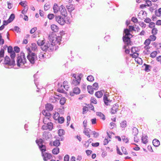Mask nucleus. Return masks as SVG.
Listing matches in <instances>:
<instances>
[{"label":"nucleus","instance_id":"1","mask_svg":"<svg viewBox=\"0 0 161 161\" xmlns=\"http://www.w3.org/2000/svg\"><path fill=\"white\" fill-rule=\"evenodd\" d=\"M48 37L49 42H52L55 46L58 47L61 43L62 36H57L55 34L52 33L49 35Z\"/></svg>","mask_w":161,"mask_h":161},{"label":"nucleus","instance_id":"2","mask_svg":"<svg viewBox=\"0 0 161 161\" xmlns=\"http://www.w3.org/2000/svg\"><path fill=\"white\" fill-rule=\"evenodd\" d=\"M26 62L25 55L24 53H20L18 55L17 58V64L18 66H20L24 65Z\"/></svg>","mask_w":161,"mask_h":161},{"label":"nucleus","instance_id":"3","mask_svg":"<svg viewBox=\"0 0 161 161\" xmlns=\"http://www.w3.org/2000/svg\"><path fill=\"white\" fill-rule=\"evenodd\" d=\"M27 51H28V54L27 58L31 64H34L35 60L37 59V56L35 53L31 52L30 48L28 49Z\"/></svg>","mask_w":161,"mask_h":161},{"label":"nucleus","instance_id":"4","mask_svg":"<svg viewBox=\"0 0 161 161\" xmlns=\"http://www.w3.org/2000/svg\"><path fill=\"white\" fill-rule=\"evenodd\" d=\"M80 75L75 74L73 75V76L75 79L73 80L71 83L72 86H76L80 84L81 80Z\"/></svg>","mask_w":161,"mask_h":161},{"label":"nucleus","instance_id":"5","mask_svg":"<svg viewBox=\"0 0 161 161\" xmlns=\"http://www.w3.org/2000/svg\"><path fill=\"white\" fill-rule=\"evenodd\" d=\"M14 58H11L10 60L9 57L6 56L5 57L4 62L5 64H8L10 65H15V62L14 60Z\"/></svg>","mask_w":161,"mask_h":161},{"label":"nucleus","instance_id":"6","mask_svg":"<svg viewBox=\"0 0 161 161\" xmlns=\"http://www.w3.org/2000/svg\"><path fill=\"white\" fill-rule=\"evenodd\" d=\"M66 17L64 16V18L62 17L61 16L58 15L55 17L56 21L60 25H64L66 23L65 19Z\"/></svg>","mask_w":161,"mask_h":161},{"label":"nucleus","instance_id":"7","mask_svg":"<svg viewBox=\"0 0 161 161\" xmlns=\"http://www.w3.org/2000/svg\"><path fill=\"white\" fill-rule=\"evenodd\" d=\"M42 156L44 161H47L52 158L51 154L48 153H42Z\"/></svg>","mask_w":161,"mask_h":161},{"label":"nucleus","instance_id":"8","mask_svg":"<svg viewBox=\"0 0 161 161\" xmlns=\"http://www.w3.org/2000/svg\"><path fill=\"white\" fill-rule=\"evenodd\" d=\"M8 52L10 54L11 58H14L15 56V53L14 51H13V47L11 46H9L8 48Z\"/></svg>","mask_w":161,"mask_h":161},{"label":"nucleus","instance_id":"9","mask_svg":"<svg viewBox=\"0 0 161 161\" xmlns=\"http://www.w3.org/2000/svg\"><path fill=\"white\" fill-rule=\"evenodd\" d=\"M61 14L63 16L66 17L67 15V12L66 10L63 5H61L59 8V10Z\"/></svg>","mask_w":161,"mask_h":161},{"label":"nucleus","instance_id":"10","mask_svg":"<svg viewBox=\"0 0 161 161\" xmlns=\"http://www.w3.org/2000/svg\"><path fill=\"white\" fill-rule=\"evenodd\" d=\"M80 92V90L78 87L74 88L73 90V92H70V94L71 96H74L75 94H79Z\"/></svg>","mask_w":161,"mask_h":161},{"label":"nucleus","instance_id":"11","mask_svg":"<svg viewBox=\"0 0 161 161\" xmlns=\"http://www.w3.org/2000/svg\"><path fill=\"white\" fill-rule=\"evenodd\" d=\"M48 50L52 51L54 50H56L58 48L57 47L55 46L52 42H48Z\"/></svg>","mask_w":161,"mask_h":161},{"label":"nucleus","instance_id":"12","mask_svg":"<svg viewBox=\"0 0 161 161\" xmlns=\"http://www.w3.org/2000/svg\"><path fill=\"white\" fill-rule=\"evenodd\" d=\"M118 104H114L111 109V113L112 114L116 113L118 110Z\"/></svg>","mask_w":161,"mask_h":161},{"label":"nucleus","instance_id":"13","mask_svg":"<svg viewBox=\"0 0 161 161\" xmlns=\"http://www.w3.org/2000/svg\"><path fill=\"white\" fill-rule=\"evenodd\" d=\"M154 47L157 50H161V43L154 42L152 43Z\"/></svg>","mask_w":161,"mask_h":161},{"label":"nucleus","instance_id":"14","mask_svg":"<svg viewBox=\"0 0 161 161\" xmlns=\"http://www.w3.org/2000/svg\"><path fill=\"white\" fill-rule=\"evenodd\" d=\"M123 41L127 45H128L130 43V38L129 36H124L123 37Z\"/></svg>","mask_w":161,"mask_h":161},{"label":"nucleus","instance_id":"15","mask_svg":"<svg viewBox=\"0 0 161 161\" xmlns=\"http://www.w3.org/2000/svg\"><path fill=\"white\" fill-rule=\"evenodd\" d=\"M81 159V156H78L76 158L75 156H72L70 158V161H80Z\"/></svg>","mask_w":161,"mask_h":161},{"label":"nucleus","instance_id":"16","mask_svg":"<svg viewBox=\"0 0 161 161\" xmlns=\"http://www.w3.org/2000/svg\"><path fill=\"white\" fill-rule=\"evenodd\" d=\"M103 100L105 104L106 105H109L111 102V101L105 95H104L103 96Z\"/></svg>","mask_w":161,"mask_h":161},{"label":"nucleus","instance_id":"17","mask_svg":"<svg viewBox=\"0 0 161 161\" xmlns=\"http://www.w3.org/2000/svg\"><path fill=\"white\" fill-rule=\"evenodd\" d=\"M151 47L149 46H145L144 47V48L145 50L144 51V53L145 54H148L150 53L151 51L150 49Z\"/></svg>","mask_w":161,"mask_h":161},{"label":"nucleus","instance_id":"18","mask_svg":"<svg viewBox=\"0 0 161 161\" xmlns=\"http://www.w3.org/2000/svg\"><path fill=\"white\" fill-rule=\"evenodd\" d=\"M91 130L90 129L88 128H84L83 130V133L88 138L90 137V131H91Z\"/></svg>","mask_w":161,"mask_h":161},{"label":"nucleus","instance_id":"19","mask_svg":"<svg viewBox=\"0 0 161 161\" xmlns=\"http://www.w3.org/2000/svg\"><path fill=\"white\" fill-rule=\"evenodd\" d=\"M51 28L52 30L54 32H56L58 31L59 28L58 26L55 24L51 25Z\"/></svg>","mask_w":161,"mask_h":161},{"label":"nucleus","instance_id":"20","mask_svg":"<svg viewBox=\"0 0 161 161\" xmlns=\"http://www.w3.org/2000/svg\"><path fill=\"white\" fill-rule=\"evenodd\" d=\"M42 114L45 116L44 117H51V114L47 110H43L42 112Z\"/></svg>","mask_w":161,"mask_h":161},{"label":"nucleus","instance_id":"21","mask_svg":"<svg viewBox=\"0 0 161 161\" xmlns=\"http://www.w3.org/2000/svg\"><path fill=\"white\" fill-rule=\"evenodd\" d=\"M45 108L47 111H51L53 109V106L50 103H47L45 105Z\"/></svg>","mask_w":161,"mask_h":161},{"label":"nucleus","instance_id":"22","mask_svg":"<svg viewBox=\"0 0 161 161\" xmlns=\"http://www.w3.org/2000/svg\"><path fill=\"white\" fill-rule=\"evenodd\" d=\"M59 8L56 3H55L53 7V12L54 13H57L59 10Z\"/></svg>","mask_w":161,"mask_h":161},{"label":"nucleus","instance_id":"23","mask_svg":"<svg viewBox=\"0 0 161 161\" xmlns=\"http://www.w3.org/2000/svg\"><path fill=\"white\" fill-rule=\"evenodd\" d=\"M66 8L70 12H72L75 9V7L72 4H69V5H67Z\"/></svg>","mask_w":161,"mask_h":161},{"label":"nucleus","instance_id":"24","mask_svg":"<svg viewBox=\"0 0 161 161\" xmlns=\"http://www.w3.org/2000/svg\"><path fill=\"white\" fill-rule=\"evenodd\" d=\"M153 144L155 147H157L159 145L160 142L158 140L155 139L153 140Z\"/></svg>","mask_w":161,"mask_h":161},{"label":"nucleus","instance_id":"25","mask_svg":"<svg viewBox=\"0 0 161 161\" xmlns=\"http://www.w3.org/2000/svg\"><path fill=\"white\" fill-rule=\"evenodd\" d=\"M60 145V142L59 140H56L54 141L53 143V145L54 146L58 147Z\"/></svg>","mask_w":161,"mask_h":161},{"label":"nucleus","instance_id":"26","mask_svg":"<svg viewBox=\"0 0 161 161\" xmlns=\"http://www.w3.org/2000/svg\"><path fill=\"white\" fill-rule=\"evenodd\" d=\"M43 136L46 140H47L50 137V134L49 132H45L43 134Z\"/></svg>","mask_w":161,"mask_h":161},{"label":"nucleus","instance_id":"27","mask_svg":"<svg viewBox=\"0 0 161 161\" xmlns=\"http://www.w3.org/2000/svg\"><path fill=\"white\" fill-rule=\"evenodd\" d=\"M59 152V148L57 147L53 148L52 150V153L53 154L57 155Z\"/></svg>","mask_w":161,"mask_h":161},{"label":"nucleus","instance_id":"28","mask_svg":"<svg viewBox=\"0 0 161 161\" xmlns=\"http://www.w3.org/2000/svg\"><path fill=\"white\" fill-rule=\"evenodd\" d=\"M22 6L24 7V8L28 9V7L27 5V3L26 1H21L19 3Z\"/></svg>","mask_w":161,"mask_h":161},{"label":"nucleus","instance_id":"29","mask_svg":"<svg viewBox=\"0 0 161 161\" xmlns=\"http://www.w3.org/2000/svg\"><path fill=\"white\" fill-rule=\"evenodd\" d=\"M88 92L90 94H93V88L92 86L88 85L87 87Z\"/></svg>","mask_w":161,"mask_h":161},{"label":"nucleus","instance_id":"30","mask_svg":"<svg viewBox=\"0 0 161 161\" xmlns=\"http://www.w3.org/2000/svg\"><path fill=\"white\" fill-rule=\"evenodd\" d=\"M155 14L156 16L157 17H161V8H159L158 10H155Z\"/></svg>","mask_w":161,"mask_h":161},{"label":"nucleus","instance_id":"31","mask_svg":"<svg viewBox=\"0 0 161 161\" xmlns=\"http://www.w3.org/2000/svg\"><path fill=\"white\" fill-rule=\"evenodd\" d=\"M103 95V93L101 91L96 92L95 93V96L98 98L101 97Z\"/></svg>","mask_w":161,"mask_h":161},{"label":"nucleus","instance_id":"32","mask_svg":"<svg viewBox=\"0 0 161 161\" xmlns=\"http://www.w3.org/2000/svg\"><path fill=\"white\" fill-rule=\"evenodd\" d=\"M39 148L41 151L42 152V154L44 153L46 151V146L43 145H41L39 147Z\"/></svg>","mask_w":161,"mask_h":161},{"label":"nucleus","instance_id":"33","mask_svg":"<svg viewBox=\"0 0 161 161\" xmlns=\"http://www.w3.org/2000/svg\"><path fill=\"white\" fill-rule=\"evenodd\" d=\"M51 117H44L43 118V122L44 124H47L49 123L51 121Z\"/></svg>","mask_w":161,"mask_h":161},{"label":"nucleus","instance_id":"34","mask_svg":"<svg viewBox=\"0 0 161 161\" xmlns=\"http://www.w3.org/2000/svg\"><path fill=\"white\" fill-rule=\"evenodd\" d=\"M120 127L122 128H125L127 126V122L125 120H123L120 123Z\"/></svg>","mask_w":161,"mask_h":161},{"label":"nucleus","instance_id":"35","mask_svg":"<svg viewBox=\"0 0 161 161\" xmlns=\"http://www.w3.org/2000/svg\"><path fill=\"white\" fill-rule=\"evenodd\" d=\"M147 137V136H143L142 138V142L145 144H146L148 142Z\"/></svg>","mask_w":161,"mask_h":161},{"label":"nucleus","instance_id":"36","mask_svg":"<svg viewBox=\"0 0 161 161\" xmlns=\"http://www.w3.org/2000/svg\"><path fill=\"white\" fill-rule=\"evenodd\" d=\"M31 50L33 51H35L37 48V46L36 44L35 43H32L31 46Z\"/></svg>","mask_w":161,"mask_h":161},{"label":"nucleus","instance_id":"37","mask_svg":"<svg viewBox=\"0 0 161 161\" xmlns=\"http://www.w3.org/2000/svg\"><path fill=\"white\" fill-rule=\"evenodd\" d=\"M47 124V129H49V130H51L53 129V123L51 122H50Z\"/></svg>","mask_w":161,"mask_h":161},{"label":"nucleus","instance_id":"38","mask_svg":"<svg viewBox=\"0 0 161 161\" xmlns=\"http://www.w3.org/2000/svg\"><path fill=\"white\" fill-rule=\"evenodd\" d=\"M130 30L128 29H125L124 31V33L125 35L124 36H132V35L130 33Z\"/></svg>","mask_w":161,"mask_h":161},{"label":"nucleus","instance_id":"39","mask_svg":"<svg viewBox=\"0 0 161 161\" xmlns=\"http://www.w3.org/2000/svg\"><path fill=\"white\" fill-rule=\"evenodd\" d=\"M59 117V114L58 112H55L53 116V118L55 120H57Z\"/></svg>","mask_w":161,"mask_h":161},{"label":"nucleus","instance_id":"40","mask_svg":"<svg viewBox=\"0 0 161 161\" xmlns=\"http://www.w3.org/2000/svg\"><path fill=\"white\" fill-rule=\"evenodd\" d=\"M157 37L156 36H155V35H150L149 36V37L148 38L150 41L151 42L154 41L156 39Z\"/></svg>","mask_w":161,"mask_h":161},{"label":"nucleus","instance_id":"41","mask_svg":"<svg viewBox=\"0 0 161 161\" xmlns=\"http://www.w3.org/2000/svg\"><path fill=\"white\" fill-rule=\"evenodd\" d=\"M66 99L64 97H61L60 100V103L61 105H64L66 102Z\"/></svg>","mask_w":161,"mask_h":161},{"label":"nucleus","instance_id":"42","mask_svg":"<svg viewBox=\"0 0 161 161\" xmlns=\"http://www.w3.org/2000/svg\"><path fill=\"white\" fill-rule=\"evenodd\" d=\"M157 54L158 53L157 51H154L151 53L150 57L153 58H154L156 57Z\"/></svg>","mask_w":161,"mask_h":161},{"label":"nucleus","instance_id":"43","mask_svg":"<svg viewBox=\"0 0 161 161\" xmlns=\"http://www.w3.org/2000/svg\"><path fill=\"white\" fill-rule=\"evenodd\" d=\"M145 1L147 7H150L152 5V1L150 0H143Z\"/></svg>","mask_w":161,"mask_h":161},{"label":"nucleus","instance_id":"44","mask_svg":"<svg viewBox=\"0 0 161 161\" xmlns=\"http://www.w3.org/2000/svg\"><path fill=\"white\" fill-rule=\"evenodd\" d=\"M135 60L136 62L139 64H142V59L139 57H137L135 59Z\"/></svg>","mask_w":161,"mask_h":161},{"label":"nucleus","instance_id":"45","mask_svg":"<svg viewBox=\"0 0 161 161\" xmlns=\"http://www.w3.org/2000/svg\"><path fill=\"white\" fill-rule=\"evenodd\" d=\"M65 133L64 131L62 129H60L58 131V134L60 136H62L64 135Z\"/></svg>","mask_w":161,"mask_h":161},{"label":"nucleus","instance_id":"46","mask_svg":"<svg viewBox=\"0 0 161 161\" xmlns=\"http://www.w3.org/2000/svg\"><path fill=\"white\" fill-rule=\"evenodd\" d=\"M158 30L157 28L154 27L152 29L151 31V33L153 35H156L158 33Z\"/></svg>","mask_w":161,"mask_h":161},{"label":"nucleus","instance_id":"47","mask_svg":"<svg viewBox=\"0 0 161 161\" xmlns=\"http://www.w3.org/2000/svg\"><path fill=\"white\" fill-rule=\"evenodd\" d=\"M63 87L65 90H68V89L69 88V85L67 81H64L63 82Z\"/></svg>","mask_w":161,"mask_h":161},{"label":"nucleus","instance_id":"48","mask_svg":"<svg viewBox=\"0 0 161 161\" xmlns=\"http://www.w3.org/2000/svg\"><path fill=\"white\" fill-rule=\"evenodd\" d=\"M151 41L148 38L145 40L144 42V44L145 45V46H149V45L151 43Z\"/></svg>","mask_w":161,"mask_h":161},{"label":"nucleus","instance_id":"49","mask_svg":"<svg viewBox=\"0 0 161 161\" xmlns=\"http://www.w3.org/2000/svg\"><path fill=\"white\" fill-rule=\"evenodd\" d=\"M58 122L60 124H62L63 123L64 121V119L63 117H59L57 119Z\"/></svg>","mask_w":161,"mask_h":161},{"label":"nucleus","instance_id":"50","mask_svg":"<svg viewBox=\"0 0 161 161\" xmlns=\"http://www.w3.org/2000/svg\"><path fill=\"white\" fill-rule=\"evenodd\" d=\"M15 17L14 15V14H12L10 15L9 19H8V22H11L14 19Z\"/></svg>","mask_w":161,"mask_h":161},{"label":"nucleus","instance_id":"51","mask_svg":"<svg viewBox=\"0 0 161 161\" xmlns=\"http://www.w3.org/2000/svg\"><path fill=\"white\" fill-rule=\"evenodd\" d=\"M42 49L44 51L47 50H48V42L45 44L44 46H42Z\"/></svg>","mask_w":161,"mask_h":161},{"label":"nucleus","instance_id":"52","mask_svg":"<svg viewBox=\"0 0 161 161\" xmlns=\"http://www.w3.org/2000/svg\"><path fill=\"white\" fill-rule=\"evenodd\" d=\"M87 79L88 81L92 82L94 81V78L92 75H90L87 76Z\"/></svg>","mask_w":161,"mask_h":161},{"label":"nucleus","instance_id":"53","mask_svg":"<svg viewBox=\"0 0 161 161\" xmlns=\"http://www.w3.org/2000/svg\"><path fill=\"white\" fill-rule=\"evenodd\" d=\"M144 65L145 66V70L146 71L148 72L150 70L149 68L151 67L150 66L145 64H144Z\"/></svg>","mask_w":161,"mask_h":161},{"label":"nucleus","instance_id":"54","mask_svg":"<svg viewBox=\"0 0 161 161\" xmlns=\"http://www.w3.org/2000/svg\"><path fill=\"white\" fill-rule=\"evenodd\" d=\"M138 53H137L136 52H135L134 53H133L132 54H130V56H131L132 58H135L136 59V58L138 57Z\"/></svg>","mask_w":161,"mask_h":161},{"label":"nucleus","instance_id":"55","mask_svg":"<svg viewBox=\"0 0 161 161\" xmlns=\"http://www.w3.org/2000/svg\"><path fill=\"white\" fill-rule=\"evenodd\" d=\"M44 42L43 40H41L40 39H39L38 40L37 42V44L39 46H41L43 45L44 44Z\"/></svg>","mask_w":161,"mask_h":161},{"label":"nucleus","instance_id":"56","mask_svg":"<svg viewBox=\"0 0 161 161\" xmlns=\"http://www.w3.org/2000/svg\"><path fill=\"white\" fill-rule=\"evenodd\" d=\"M97 115L100 117L103 120H104L105 119V116L104 115L101 113H98L97 114Z\"/></svg>","mask_w":161,"mask_h":161},{"label":"nucleus","instance_id":"57","mask_svg":"<svg viewBox=\"0 0 161 161\" xmlns=\"http://www.w3.org/2000/svg\"><path fill=\"white\" fill-rule=\"evenodd\" d=\"M98 83L95 82L93 84V87L94 89L97 90L98 88Z\"/></svg>","mask_w":161,"mask_h":161},{"label":"nucleus","instance_id":"58","mask_svg":"<svg viewBox=\"0 0 161 161\" xmlns=\"http://www.w3.org/2000/svg\"><path fill=\"white\" fill-rule=\"evenodd\" d=\"M88 109L87 107L85 106L83 107V108L82 113L83 114H85L88 111Z\"/></svg>","mask_w":161,"mask_h":161},{"label":"nucleus","instance_id":"59","mask_svg":"<svg viewBox=\"0 0 161 161\" xmlns=\"http://www.w3.org/2000/svg\"><path fill=\"white\" fill-rule=\"evenodd\" d=\"M148 26L149 28L153 29L155 27V23L153 22H151L149 23Z\"/></svg>","mask_w":161,"mask_h":161},{"label":"nucleus","instance_id":"60","mask_svg":"<svg viewBox=\"0 0 161 161\" xmlns=\"http://www.w3.org/2000/svg\"><path fill=\"white\" fill-rule=\"evenodd\" d=\"M91 103H92L94 104H96L97 103V101L96 98L94 97H92L91 99Z\"/></svg>","mask_w":161,"mask_h":161},{"label":"nucleus","instance_id":"61","mask_svg":"<svg viewBox=\"0 0 161 161\" xmlns=\"http://www.w3.org/2000/svg\"><path fill=\"white\" fill-rule=\"evenodd\" d=\"M122 140L123 142H125V143H127L128 142L129 140H128L127 137L126 136H122Z\"/></svg>","mask_w":161,"mask_h":161},{"label":"nucleus","instance_id":"62","mask_svg":"<svg viewBox=\"0 0 161 161\" xmlns=\"http://www.w3.org/2000/svg\"><path fill=\"white\" fill-rule=\"evenodd\" d=\"M36 142L38 144L39 147L41 145H42V139H40L38 140H36Z\"/></svg>","mask_w":161,"mask_h":161},{"label":"nucleus","instance_id":"63","mask_svg":"<svg viewBox=\"0 0 161 161\" xmlns=\"http://www.w3.org/2000/svg\"><path fill=\"white\" fill-rule=\"evenodd\" d=\"M45 53H40L39 55V58L40 59H42V58H44L45 56Z\"/></svg>","mask_w":161,"mask_h":161},{"label":"nucleus","instance_id":"64","mask_svg":"<svg viewBox=\"0 0 161 161\" xmlns=\"http://www.w3.org/2000/svg\"><path fill=\"white\" fill-rule=\"evenodd\" d=\"M69 156L68 155H66L64 157V161H69Z\"/></svg>","mask_w":161,"mask_h":161}]
</instances>
